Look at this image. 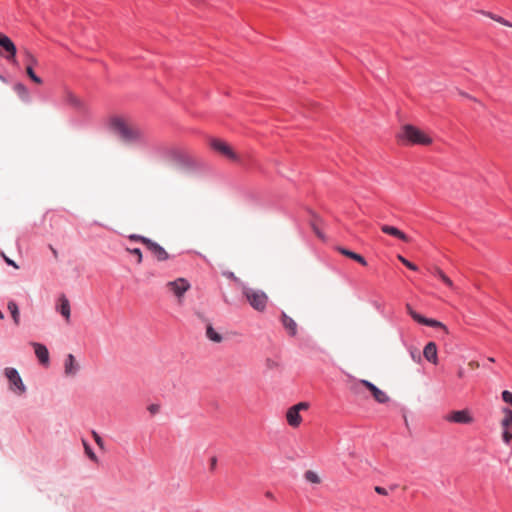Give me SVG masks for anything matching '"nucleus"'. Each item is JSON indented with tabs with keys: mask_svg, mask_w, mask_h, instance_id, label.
Listing matches in <instances>:
<instances>
[{
	"mask_svg": "<svg viewBox=\"0 0 512 512\" xmlns=\"http://www.w3.org/2000/svg\"><path fill=\"white\" fill-rule=\"evenodd\" d=\"M109 128L125 144L135 145L147 142L145 130L127 117H111L109 119Z\"/></svg>",
	"mask_w": 512,
	"mask_h": 512,
	"instance_id": "1",
	"label": "nucleus"
},
{
	"mask_svg": "<svg viewBox=\"0 0 512 512\" xmlns=\"http://www.w3.org/2000/svg\"><path fill=\"white\" fill-rule=\"evenodd\" d=\"M397 137L404 144L428 146L432 143L427 133L410 124L404 125Z\"/></svg>",
	"mask_w": 512,
	"mask_h": 512,
	"instance_id": "2",
	"label": "nucleus"
},
{
	"mask_svg": "<svg viewBox=\"0 0 512 512\" xmlns=\"http://www.w3.org/2000/svg\"><path fill=\"white\" fill-rule=\"evenodd\" d=\"M242 294L250 306L256 311L263 312L266 309L268 296L264 291L244 286L242 288Z\"/></svg>",
	"mask_w": 512,
	"mask_h": 512,
	"instance_id": "3",
	"label": "nucleus"
},
{
	"mask_svg": "<svg viewBox=\"0 0 512 512\" xmlns=\"http://www.w3.org/2000/svg\"><path fill=\"white\" fill-rule=\"evenodd\" d=\"M164 287L167 293L175 297L178 304H182L186 292L191 289V284L186 278L179 277L166 282Z\"/></svg>",
	"mask_w": 512,
	"mask_h": 512,
	"instance_id": "4",
	"label": "nucleus"
},
{
	"mask_svg": "<svg viewBox=\"0 0 512 512\" xmlns=\"http://www.w3.org/2000/svg\"><path fill=\"white\" fill-rule=\"evenodd\" d=\"M502 418L500 420L501 439L505 445L512 441V410L507 407L501 409Z\"/></svg>",
	"mask_w": 512,
	"mask_h": 512,
	"instance_id": "5",
	"label": "nucleus"
},
{
	"mask_svg": "<svg viewBox=\"0 0 512 512\" xmlns=\"http://www.w3.org/2000/svg\"><path fill=\"white\" fill-rule=\"evenodd\" d=\"M4 374L9 381V389L17 394L23 395L26 392V386L24 385L22 378L15 368H5Z\"/></svg>",
	"mask_w": 512,
	"mask_h": 512,
	"instance_id": "6",
	"label": "nucleus"
},
{
	"mask_svg": "<svg viewBox=\"0 0 512 512\" xmlns=\"http://www.w3.org/2000/svg\"><path fill=\"white\" fill-rule=\"evenodd\" d=\"M309 407L310 405L308 402H299L288 408L286 412L287 423L293 428L299 427L302 423L300 412L307 411Z\"/></svg>",
	"mask_w": 512,
	"mask_h": 512,
	"instance_id": "7",
	"label": "nucleus"
},
{
	"mask_svg": "<svg viewBox=\"0 0 512 512\" xmlns=\"http://www.w3.org/2000/svg\"><path fill=\"white\" fill-rule=\"evenodd\" d=\"M0 48L1 56H3L6 60H8L14 65L18 64L16 59L17 49L15 44L8 36L2 33H0Z\"/></svg>",
	"mask_w": 512,
	"mask_h": 512,
	"instance_id": "8",
	"label": "nucleus"
},
{
	"mask_svg": "<svg viewBox=\"0 0 512 512\" xmlns=\"http://www.w3.org/2000/svg\"><path fill=\"white\" fill-rule=\"evenodd\" d=\"M210 146L213 150L231 161L238 162L240 160L239 155L233 150V148L221 139H212L210 141Z\"/></svg>",
	"mask_w": 512,
	"mask_h": 512,
	"instance_id": "9",
	"label": "nucleus"
},
{
	"mask_svg": "<svg viewBox=\"0 0 512 512\" xmlns=\"http://www.w3.org/2000/svg\"><path fill=\"white\" fill-rule=\"evenodd\" d=\"M449 423L469 425L474 422V417L469 409L453 410L444 416Z\"/></svg>",
	"mask_w": 512,
	"mask_h": 512,
	"instance_id": "10",
	"label": "nucleus"
},
{
	"mask_svg": "<svg viewBox=\"0 0 512 512\" xmlns=\"http://www.w3.org/2000/svg\"><path fill=\"white\" fill-rule=\"evenodd\" d=\"M406 309H407L408 314L419 324L434 327V328H441L444 330L445 333H448L447 327L442 322L435 320V319L426 318V317L420 315L419 313L414 311L409 304L406 305Z\"/></svg>",
	"mask_w": 512,
	"mask_h": 512,
	"instance_id": "11",
	"label": "nucleus"
},
{
	"mask_svg": "<svg viewBox=\"0 0 512 512\" xmlns=\"http://www.w3.org/2000/svg\"><path fill=\"white\" fill-rule=\"evenodd\" d=\"M143 244L147 247V249L153 254V256L158 261H165L169 259V254L167 253V251L158 243L152 240H143Z\"/></svg>",
	"mask_w": 512,
	"mask_h": 512,
	"instance_id": "12",
	"label": "nucleus"
},
{
	"mask_svg": "<svg viewBox=\"0 0 512 512\" xmlns=\"http://www.w3.org/2000/svg\"><path fill=\"white\" fill-rule=\"evenodd\" d=\"M62 100L65 104L71 106L72 108L78 111H83L85 109L84 102L71 90H64Z\"/></svg>",
	"mask_w": 512,
	"mask_h": 512,
	"instance_id": "13",
	"label": "nucleus"
},
{
	"mask_svg": "<svg viewBox=\"0 0 512 512\" xmlns=\"http://www.w3.org/2000/svg\"><path fill=\"white\" fill-rule=\"evenodd\" d=\"M56 310L61 314L67 324L70 323L71 307L69 299L66 295L61 294L58 298Z\"/></svg>",
	"mask_w": 512,
	"mask_h": 512,
	"instance_id": "14",
	"label": "nucleus"
},
{
	"mask_svg": "<svg viewBox=\"0 0 512 512\" xmlns=\"http://www.w3.org/2000/svg\"><path fill=\"white\" fill-rule=\"evenodd\" d=\"M80 369L73 354H68L64 361V374L67 377H74Z\"/></svg>",
	"mask_w": 512,
	"mask_h": 512,
	"instance_id": "15",
	"label": "nucleus"
},
{
	"mask_svg": "<svg viewBox=\"0 0 512 512\" xmlns=\"http://www.w3.org/2000/svg\"><path fill=\"white\" fill-rule=\"evenodd\" d=\"M360 384L365 386L373 395L374 399L379 403H386L389 400V397L386 393L379 388H377L374 384L367 380H361Z\"/></svg>",
	"mask_w": 512,
	"mask_h": 512,
	"instance_id": "16",
	"label": "nucleus"
},
{
	"mask_svg": "<svg viewBox=\"0 0 512 512\" xmlns=\"http://www.w3.org/2000/svg\"><path fill=\"white\" fill-rule=\"evenodd\" d=\"M31 345L34 348V352L36 357L38 358L39 362L42 365H48L49 364V352L45 345L37 342H32Z\"/></svg>",
	"mask_w": 512,
	"mask_h": 512,
	"instance_id": "17",
	"label": "nucleus"
},
{
	"mask_svg": "<svg viewBox=\"0 0 512 512\" xmlns=\"http://www.w3.org/2000/svg\"><path fill=\"white\" fill-rule=\"evenodd\" d=\"M424 358L432 364L438 363L437 345L434 342H429L423 350Z\"/></svg>",
	"mask_w": 512,
	"mask_h": 512,
	"instance_id": "18",
	"label": "nucleus"
},
{
	"mask_svg": "<svg viewBox=\"0 0 512 512\" xmlns=\"http://www.w3.org/2000/svg\"><path fill=\"white\" fill-rule=\"evenodd\" d=\"M281 322L289 335L295 336L297 334V323L284 312L281 315Z\"/></svg>",
	"mask_w": 512,
	"mask_h": 512,
	"instance_id": "19",
	"label": "nucleus"
},
{
	"mask_svg": "<svg viewBox=\"0 0 512 512\" xmlns=\"http://www.w3.org/2000/svg\"><path fill=\"white\" fill-rule=\"evenodd\" d=\"M381 230L383 233L396 237L404 242L409 241L408 236L394 226L384 224L381 226Z\"/></svg>",
	"mask_w": 512,
	"mask_h": 512,
	"instance_id": "20",
	"label": "nucleus"
},
{
	"mask_svg": "<svg viewBox=\"0 0 512 512\" xmlns=\"http://www.w3.org/2000/svg\"><path fill=\"white\" fill-rule=\"evenodd\" d=\"M337 250L344 256L350 258V259H353L354 261L358 262L359 264L363 265V266H366L367 265V261L365 260V258L363 256H361L360 254H357L353 251H350L346 248H343V247H338Z\"/></svg>",
	"mask_w": 512,
	"mask_h": 512,
	"instance_id": "21",
	"label": "nucleus"
},
{
	"mask_svg": "<svg viewBox=\"0 0 512 512\" xmlns=\"http://www.w3.org/2000/svg\"><path fill=\"white\" fill-rule=\"evenodd\" d=\"M303 477L306 482L313 485H320L322 483V477L314 470H306Z\"/></svg>",
	"mask_w": 512,
	"mask_h": 512,
	"instance_id": "22",
	"label": "nucleus"
},
{
	"mask_svg": "<svg viewBox=\"0 0 512 512\" xmlns=\"http://www.w3.org/2000/svg\"><path fill=\"white\" fill-rule=\"evenodd\" d=\"M7 308L13 318L15 325H19L20 323V313L17 304L14 301H9Z\"/></svg>",
	"mask_w": 512,
	"mask_h": 512,
	"instance_id": "23",
	"label": "nucleus"
},
{
	"mask_svg": "<svg viewBox=\"0 0 512 512\" xmlns=\"http://www.w3.org/2000/svg\"><path fill=\"white\" fill-rule=\"evenodd\" d=\"M21 51L26 67H33L34 65H37V58L31 53V51H29L27 48H23Z\"/></svg>",
	"mask_w": 512,
	"mask_h": 512,
	"instance_id": "24",
	"label": "nucleus"
},
{
	"mask_svg": "<svg viewBox=\"0 0 512 512\" xmlns=\"http://www.w3.org/2000/svg\"><path fill=\"white\" fill-rule=\"evenodd\" d=\"M206 336L209 340L215 343H220L223 340V337L221 334L216 332L214 328L211 325H207L206 327Z\"/></svg>",
	"mask_w": 512,
	"mask_h": 512,
	"instance_id": "25",
	"label": "nucleus"
},
{
	"mask_svg": "<svg viewBox=\"0 0 512 512\" xmlns=\"http://www.w3.org/2000/svg\"><path fill=\"white\" fill-rule=\"evenodd\" d=\"M482 14H483V15H485V16H487V17H489L490 19H492V20H494V21H496V22H498V23H500V24L504 25V26H507V27H511V28H512V23H511V22H509V21H507L506 19H504V18H503V17H501V16H498V15L493 14V13H491V12H485V11H483V12H482Z\"/></svg>",
	"mask_w": 512,
	"mask_h": 512,
	"instance_id": "26",
	"label": "nucleus"
},
{
	"mask_svg": "<svg viewBox=\"0 0 512 512\" xmlns=\"http://www.w3.org/2000/svg\"><path fill=\"white\" fill-rule=\"evenodd\" d=\"M83 446H84V449H85V453L87 454V456L94 462H97L98 461V458L96 456V454L93 452V450L91 449V447L89 446V444L83 440Z\"/></svg>",
	"mask_w": 512,
	"mask_h": 512,
	"instance_id": "27",
	"label": "nucleus"
},
{
	"mask_svg": "<svg viewBox=\"0 0 512 512\" xmlns=\"http://www.w3.org/2000/svg\"><path fill=\"white\" fill-rule=\"evenodd\" d=\"M26 73L28 75V77L36 84H42V80L40 77H38L34 71H33V67H26Z\"/></svg>",
	"mask_w": 512,
	"mask_h": 512,
	"instance_id": "28",
	"label": "nucleus"
},
{
	"mask_svg": "<svg viewBox=\"0 0 512 512\" xmlns=\"http://www.w3.org/2000/svg\"><path fill=\"white\" fill-rule=\"evenodd\" d=\"M409 352H410V356L411 358L416 362V363H420L422 358H421V353L420 351L416 348V347H411L409 349Z\"/></svg>",
	"mask_w": 512,
	"mask_h": 512,
	"instance_id": "29",
	"label": "nucleus"
},
{
	"mask_svg": "<svg viewBox=\"0 0 512 512\" xmlns=\"http://www.w3.org/2000/svg\"><path fill=\"white\" fill-rule=\"evenodd\" d=\"M397 258L399 259V261H401L402 264H404L407 268L413 270V271H416L418 269V267L413 264L412 262L408 261L406 258H404L403 256L401 255H398Z\"/></svg>",
	"mask_w": 512,
	"mask_h": 512,
	"instance_id": "30",
	"label": "nucleus"
},
{
	"mask_svg": "<svg viewBox=\"0 0 512 512\" xmlns=\"http://www.w3.org/2000/svg\"><path fill=\"white\" fill-rule=\"evenodd\" d=\"M92 436H93L94 441L96 442L97 446L101 449H104V441L101 438V436L96 431H92Z\"/></svg>",
	"mask_w": 512,
	"mask_h": 512,
	"instance_id": "31",
	"label": "nucleus"
},
{
	"mask_svg": "<svg viewBox=\"0 0 512 512\" xmlns=\"http://www.w3.org/2000/svg\"><path fill=\"white\" fill-rule=\"evenodd\" d=\"M501 395H502V400L505 403H507V404L512 406V392L505 390V391L502 392Z\"/></svg>",
	"mask_w": 512,
	"mask_h": 512,
	"instance_id": "32",
	"label": "nucleus"
},
{
	"mask_svg": "<svg viewBox=\"0 0 512 512\" xmlns=\"http://www.w3.org/2000/svg\"><path fill=\"white\" fill-rule=\"evenodd\" d=\"M128 252L135 255L137 257V263L140 264L142 262V253L139 248L127 249Z\"/></svg>",
	"mask_w": 512,
	"mask_h": 512,
	"instance_id": "33",
	"label": "nucleus"
},
{
	"mask_svg": "<svg viewBox=\"0 0 512 512\" xmlns=\"http://www.w3.org/2000/svg\"><path fill=\"white\" fill-rule=\"evenodd\" d=\"M441 280L451 289L457 291V288L455 287L454 283L452 282V280L445 274Z\"/></svg>",
	"mask_w": 512,
	"mask_h": 512,
	"instance_id": "34",
	"label": "nucleus"
},
{
	"mask_svg": "<svg viewBox=\"0 0 512 512\" xmlns=\"http://www.w3.org/2000/svg\"><path fill=\"white\" fill-rule=\"evenodd\" d=\"M266 366L269 369H276V368H278L279 364H278V362H276V361H274L272 359H267Z\"/></svg>",
	"mask_w": 512,
	"mask_h": 512,
	"instance_id": "35",
	"label": "nucleus"
},
{
	"mask_svg": "<svg viewBox=\"0 0 512 512\" xmlns=\"http://www.w3.org/2000/svg\"><path fill=\"white\" fill-rule=\"evenodd\" d=\"M129 238H130L131 240L139 241V242H141V243H143V240H149L148 238H146V237H144V236L135 235V234L130 235V236H129Z\"/></svg>",
	"mask_w": 512,
	"mask_h": 512,
	"instance_id": "36",
	"label": "nucleus"
},
{
	"mask_svg": "<svg viewBox=\"0 0 512 512\" xmlns=\"http://www.w3.org/2000/svg\"><path fill=\"white\" fill-rule=\"evenodd\" d=\"M374 490H375L376 493H378L380 495H387L388 494L387 490L385 488L381 487V486H376L374 488Z\"/></svg>",
	"mask_w": 512,
	"mask_h": 512,
	"instance_id": "37",
	"label": "nucleus"
},
{
	"mask_svg": "<svg viewBox=\"0 0 512 512\" xmlns=\"http://www.w3.org/2000/svg\"><path fill=\"white\" fill-rule=\"evenodd\" d=\"M4 259H5V262H6L8 265H10V266L14 267L15 269H18V268H19V266H18V265H17L13 260H11L10 258H8V257L4 256Z\"/></svg>",
	"mask_w": 512,
	"mask_h": 512,
	"instance_id": "38",
	"label": "nucleus"
},
{
	"mask_svg": "<svg viewBox=\"0 0 512 512\" xmlns=\"http://www.w3.org/2000/svg\"><path fill=\"white\" fill-rule=\"evenodd\" d=\"M434 275L441 279L445 275V273L440 268L436 267L434 269Z\"/></svg>",
	"mask_w": 512,
	"mask_h": 512,
	"instance_id": "39",
	"label": "nucleus"
},
{
	"mask_svg": "<svg viewBox=\"0 0 512 512\" xmlns=\"http://www.w3.org/2000/svg\"><path fill=\"white\" fill-rule=\"evenodd\" d=\"M15 89L20 93H26V88L23 84H17Z\"/></svg>",
	"mask_w": 512,
	"mask_h": 512,
	"instance_id": "40",
	"label": "nucleus"
},
{
	"mask_svg": "<svg viewBox=\"0 0 512 512\" xmlns=\"http://www.w3.org/2000/svg\"><path fill=\"white\" fill-rule=\"evenodd\" d=\"M216 465H217V458L216 457H212L210 459V469L214 470L216 468Z\"/></svg>",
	"mask_w": 512,
	"mask_h": 512,
	"instance_id": "41",
	"label": "nucleus"
},
{
	"mask_svg": "<svg viewBox=\"0 0 512 512\" xmlns=\"http://www.w3.org/2000/svg\"><path fill=\"white\" fill-rule=\"evenodd\" d=\"M148 410H149L152 414H154V413H157V412H158L159 407H158L157 405H150V406L148 407Z\"/></svg>",
	"mask_w": 512,
	"mask_h": 512,
	"instance_id": "42",
	"label": "nucleus"
},
{
	"mask_svg": "<svg viewBox=\"0 0 512 512\" xmlns=\"http://www.w3.org/2000/svg\"><path fill=\"white\" fill-rule=\"evenodd\" d=\"M468 365L472 369H476L479 367V363L477 361H470Z\"/></svg>",
	"mask_w": 512,
	"mask_h": 512,
	"instance_id": "43",
	"label": "nucleus"
},
{
	"mask_svg": "<svg viewBox=\"0 0 512 512\" xmlns=\"http://www.w3.org/2000/svg\"><path fill=\"white\" fill-rule=\"evenodd\" d=\"M265 496H266L268 499L274 500V494H273L271 491H266V492H265Z\"/></svg>",
	"mask_w": 512,
	"mask_h": 512,
	"instance_id": "44",
	"label": "nucleus"
},
{
	"mask_svg": "<svg viewBox=\"0 0 512 512\" xmlns=\"http://www.w3.org/2000/svg\"><path fill=\"white\" fill-rule=\"evenodd\" d=\"M50 248L52 250V253H53L54 257L57 258L58 252L53 247H50Z\"/></svg>",
	"mask_w": 512,
	"mask_h": 512,
	"instance_id": "45",
	"label": "nucleus"
},
{
	"mask_svg": "<svg viewBox=\"0 0 512 512\" xmlns=\"http://www.w3.org/2000/svg\"><path fill=\"white\" fill-rule=\"evenodd\" d=\"M458 376H459V377H463V371H462V370H460V371L458 372Z\"/></svg>",
	"mask_w": 512,
	"mask_h": 512,
	"instance_id": "46",
	"label": "nucleus"
},
{
	"mask_svg": "<svg viewBox=\"0 0 512 512\" xmlns=\"http://www.w3.org/2000/svg\"><path fill=\"white\" fill-rule=\"evenodd\" d=\"M489 362H495L494 358L490 357L488 358Z\"/></svg>",
	"mask_w": 512,
	"mask_h": 512,
	"instance_id": "47",
	"label": "nucleus"
},
{
	"mask_svg": "<svg viewBox=\"0 0 512 512\" xmlns=\"http://www.w3.org/2000/svg\"><path fill=\"white\" fill-rule=\"evenodd\" d=\"M202 0H194V2L197 4V3H200Z\"/></svg>",
	"mask_w": 512,
	"mask_h": 512,
	"instance_id": "48",
	"label": "nucleus"
}]
</instances>
